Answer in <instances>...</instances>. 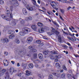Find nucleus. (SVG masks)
Here are the masks:
<instances>
[{"mask_svg": "<svg viewBox=\"0 0 79 79\" xmlns=\"http://www.w3.org/2000/svg\"><path fill=\"white\" fill-rule=\"evenodd\" d=\"M32 19V18L31 17H29L26 18V21H31Z\"/></svg>", "mask_w": 79, "mask_h": 79, "instance_id": "nucleus-10", "label": "nucleus"}, {"mask_svg": "<svg viewBox=\"0 0 79 79\" xmlns=\"http://www.w3.org/2000/svg\"><path fill=\"white\" fill-rule=\"evenodd\" d=\"M38 25L39 26H44L43 24L40 22H38Z\"/></svg>", "mask_w": 79, "mask_h": 79, "instance_id": "nucleus-24", "label": "nucleus"}, {"mask_svg": "<svg viewBox=\"0 0 79 79\" xmlns=\"http://www.w3.org/2000/svg\"><path fill=\"white\" fill-rule=\"evenodd\" d=\"M6 69H3L2 70V73H5L6 72Z\"/></svg>", "mask_w": 79, "mask_h": 79, "instance_id": "nucleus-40", "label": "nucleus"}, {"mask_svg": "<svg viewBox=\"0 0 79 79\" xmlns=\"http://www.w3.org/2000/svg\"><path fill=\"white\" fill-rule=\"evenodd\" d=\"M28 48L30 49V50H32V48H33V47L32 46H30Z\"/></svg>", "mask_w": 79, "mask_h": 79, "instance_id": "nucleus-44", "label": "nucleus"}, {"mask_svg": "<svg viewBox=\"0 0 79 79\" xmlns=\"http://www.w3.org/2000/svg\"><path fill=\"white\" fill-rule=\"evenodd\" d=\"M57 58H56L54 60V61L55 62H58V59Z\"/></svg>", "mask_w": 79, "mask_h": 79, "instance_id": "nucleus-47", "label": "nucleus"}, {"mask_svg": "<svg viewBox=\"0 0 79 79\" xmlns=\"http://www.w3.org/2000/svg\"><path fill=\"white\" fill-rule=\"evenodd\" d=\"M15 72H16V70H15V68L12 67L10 68L9 72L10 74H13V73H15Z\"/></svg>", "mask_w": 79, "mask_h": 79, "instance_id": "nucleus-3", "label": "nucleus"}, {"mask_svg": "<svg viewBox=\"0 0 79 79\" xmlns=\"http://www.w3.org/2000/svg\"><path fill=\"white\" fill-rule=\"evenodd\" d=\"M69 73H71V74L73 73V71L72 70H69Z\"/></svg>", "mask_w": 79, "mask_h": 79, "instance_id": "nucleus-59", "label": "nucleus"}, {"mask_svg": "<svg viewBox=\"0 0 79 79\" xmlns=\"http://www.w3.org/2000/svg\"><path fill=\"white\" fill-rule=\"evenodd\" d=\"M23 3L24 4V5H25V6H26L27 5V3H26V2L24 0H23L22 1Z\"/></svg>", "mask_w": 79, "mask_h": 79, "instance_id": "nucleus-37", "label": "nucleus"}, {"mask_svg": "<svg viewBox=\"0 0 79 79\" xmlns=\"http://www.w3.org/2000/svg\"><path fill=\"white\" fill-rule=\"evenodd\" d=\"M55 34H56V35H59L60 34V32L58 31L57 30H55Z\"/></svg>", "mask_w": 79, "mask_h": 79, "instance_id": "nucleus-23", "label": "nucleus"}, {"mask_svg": "<svg viewBox=\"0 0 79 79\" xmlns=\"http://www.w3.org/2000/svg\"><path fill=\"white\" fill-rule=\"evenodd\" d=\"M27 8L28 10H30V11H32L33 10V8L32 7H30L28 5L27 6Z\"/></svg>", "mask_w": 79, "mask_h": 79, "instance_id": "nucleus-11", "label": "nucleus"}, {"mask_svg": "<svg viewBox=\"0 0 79 79\" xmlns=\"http://www.w3.org/2000/svg\"><path fill=\"white\" fill-rule=\"evenodd\" d=\"M51 60H53V59H55V56H51Z\"/></svg>", "mask_w": 79, "mask_h": 79, "instance_id": "nucleus-51", "label": "nucleus"}, {"mask_svg": "<svg viewBox=\"0 0 79 79\" xmlns=\"http://www.w3.org/2000/svg\"><path fill=\"white\" fill-rule=\"evenodd\" d=\"M10 10H7V12L6 13V14H7V15H9V14H10Z\"/></svg>", "mask_w": 79, "mask_h": 79, "instance_id": "nucleus-53", "label": "nucleus"}, {"mask_svg": "<svg viewBox=\"0 0 79 79\" xmlns=\"http://www.w3.org/2000/svg\"><path fill=\"white\" fill-rule=\"evenodd\" d=\"M22 11L23 12L25 15H27V11L26 10V8H23V9Z\"/></svg>", "mask_w": 79, "mask_h": 79, "instance_id": "nucleus-6", "label": "nucleus"}, {"mask_svg": "<svg viewBox=\"0 0 79 79\" xmlns=\"http://www.w3.org/2000/svg\"><path fill=\"white\" fill-rule=\"evenodd\" d=\"M60 12L62 13V14H64V10L63 9H60Z\"/></svg>", "mask_w": 79, "mask_h": 79, "instance_id": "nucleus-36", "label": "nucleus"}, {"mask_svg": "<svg viewBox=\"0 0 79 79\" xmlns=\"http://www.w3.org/2000/svg\"><path fill=\"white\" fill-rule=\"evenodd\" d=\"M15 42L17 44H19L20 43V41H19V40L18 39L15 40Z\"/></svg>", "mask_w": 79, "mask_h": 79, "instance_id": "nucleus-20", "label": "nucleus"}, {"mask_svg": "<svg viewBox=\"0 0 79 79\" xmlns=\"http://www.w3.org/2000/svg\"><path fill=\"white\" fill-rule=\"evenodd\" d=\"M28 66L30 68L32 69L34 67V65L32 63H30L28 64Z\"/></svg>", "mask_w": 79, "mask_h": 79, "instance_id": "nucleus-9", "label": "nucleus"}, {"mask_svg": "<svg viewBox=\"0 0 79 79\" xmlns=\"http://www.w3.org/2000/svg\"><path fill=\"white\" fill-rule=\"evenodd\" d=\"M70 30V31H72V32H73V30H72V29H71V28L70 27H69Z\"/></svg>", "mask_w": 79, "mask_h": 79, "instance_id": "nucleus-62", "label": "nucleus"}, {"mask_svg": "<svg viewBox=\"0 0 79 79\" xmlns=\"http://www.w3.org/2000/svg\"><path fill=\"white\" fill-rule=\"evenodd\" d=\"M4 3V1L3 0H1L0 1V4L1 5H3Z\"/></svg>", "mask_w": 79, "mask_h": 79, "instance_id": "nucleus-38", "label": "nucleus"}, {"mask_svg": "<svg viewBox=\"0 0 79 79\" xmlns=\"http://www.w3.org/2000/svg\"><path fill=\"white\" fill-rule=\"evenodd\" d=\"M15 2L16 6H18V5H19V4H18V1L15 0Z\"/></svg>", "mask_w": 79, "mask_h": 79, "instance_id": "nucleus-46", "label": "nucleus"}, {"mask_svg": "<svg viewBox=\"0 0 79 79\" xmlns=\"http://www.w3.org/2000/svg\"><path fill=\"white\" fill-rule=\"evenodd\" d=\"M58 41L59 42H61V38L60 37H59L58 38Z\"/></svg>", "mask_w": 79, "mask_h": 79, "instance_id": "nucleus-33", "label": "nucleus"}, {"mask_svg": "<svg viewBox=\"0 0 79 79\" xmlns=\"http://www.w3.org/2000/svg\"><path fill=\"white\" fill-rule=\"evenodd\" d=\"M15 37V35L13 34H12L10 36H9V39H11L14 38Z\"/></svg>", "mask_w": 79, "mask_h": 79, "instance_id": "nucleus-17", "label": "nucleus"}, {"mask_svg": "<svg viewBox=\"0 0 79 79\" xmlns=\"http://www.w3.org/2000/svg\"><path fill=\"white\" fill-rule=\"evenodd\" d=\"M56 66L57 68H60V65L59 63L58 62L56 64Z\"/></svg>", "mask_w": 79, "mask_h": 79, "instance_id": "nucleus-19", "label": "nucleus"}, {"mask_svg": "<svg viewBox=\"0 0 79 79\" xmlns=\"http://www.w3.org/2000/svg\"><path fill=\"white\" fill-rule=\"evenodd\" d=\"M44 28L42 27L38 29V31L39 33H43V32H44Z\"/></svg>", "mask_w": 79, "mask_h": 79, "instance_id": "nucleus-5", "label": "nucleus"}, {"mask_svg": "<svg viewBox=\"0 0 79 79\" xmlns=\"http://www.w3.org/2000/svg\"><path fill=\"white\" fill-rule=\"evenodd\" d=\"M48 79H53V75H50L48 78Z\"/></svg>", "mask_w": 79, "mask_h": 79, "instance_id": "nucleus-28", "label": "nucleus"}, {"mask_svg": "<svg viewBox=\"0 0 79 79\" xmlns=\"http://www.w3.org/2000/svg\"><path fill=\"white\" fill-rule=\"evenodd\" d=\"M22 30L25 34H26V33H28V32L31 31V29L27 28V27H23L22 29Z\"/></svg>", "mask_w": 79, "mask_h": 79, "instance_id": "nucleus-2", "label": "nucleus"}, {"mask_svg": "<svg viewBox=\"0 0 79 79\" xmlns=\"http://www.w3.org/2000/svg\"><path fill=\"white\" fill-rule=\"evenodd\" d=\"M4 54L5 55V56H7L8 54V53L6 52H5L4 53Z\"/></svg>", "mask_w": 79, "mask_h": 79, "instance_id": "nucleus-42", "label": "nucleus"}, {"mask_svg": "<svg viewBox=\"0 0 79 79\" xmlns=\"http://www.w3.org/2000/svg\"><path fill=\"white\" fill-rule=\"evenodd\" d=\"M10 18H13V14L11 13L10 14Z\"/></svg>", "mask_w": 79, "mask_h": 79, "instance_id": "nucleus-49", "label": "nucleus"}, {"mask_svg": "<svg viewBox=\"0 0 79 79\" xmlns=\"http://www.w3.org/2000/svg\"><path fill=\"white\" fill-rule=\"evenodd\" d=\"M63 69H64L65 71H67L68 69H67V68L66 67V66L65 65H63Z\"/></svg>", "mask_w": 79, "mask_h": 79, "instance_id": "nucleus-27", "label": "nucleus"}, {"mask_svg": "<svg viewBox=\"0 0 79 79\" xmlns=\"http://www.w3.org/2000/svg\"><path fill=\"white\" fill-rule=\"evenodd\" d=\"M48 34L49 35H52V34L50 32H48Z\"/></svg>", "mask_w": 79, "mask_h": 79, "instance_id": "nucleus-56", "label": "nucleus"}, {"mask_svg": "<svg viewBox=\"0 0 79 79\" xmlns=\"http://www.w3.org/2000/svg\"><path fill=\"white\" fill-rule=\"evenodd\" d=\"M31 28L33 30H36L37 29V27H36V26L35 25H33L31 26Z\"/></svg>", "mask_w": 79, "mask_h": 79, "instance_id": "nucleus-15", "label": "nucleus"}, {"mask_svg": "<svg viewBox=\"0 0 79 79\" xmlns=\"http://www.w3.org/2000/svg\"><path fill=\"white\" fill-rule=\"evenodd\" d=\"M17 76H19V77H21V73H19Z\"/></svg>", "mask_w": 79, "mask_h": 79, "instance_id": "nucleus-52", "label": "nucleus"}, {"mask_svg": "<svg viewBox=\"0 0 79 79\" xmlns=\"http://www.w3.org/2000/svg\"><path fill=\"white\" fill-rule=\"evenodd\" d=\"M25 74L26 76H29L31 74V72L29 71L28 70H27Z\"/></svg>", "mask_w": 79, "mask_h": 79, "instance_id": "nucleus-16", "label": "nucleus"}, {"mask_svg": "<svg viewBox=\"0 0 79 79\" xmlns=\"http://www.w3.org/2000/svg\"><path fill=\"white\" fill-rule=\"evenodd\" d=\"M1 41L3 43H5V42L7 43V42H8L10 40H8L7 38H2Z\"/></svg>", "mask_w": 79, "mask_h": 79, "instance_id": "nucleus-4", "label": "nucleus"}, {"mask_svg": "<svg viewBox=\"0 0 79 79\" xmlns=\"http://www.w3.org/2000/svg\"><path fill=\"white\" fill-rule=\"evenodd\" d=\"M63 47H64L65 48H68V46H66L65 45H64L63 46Z\"/></svg>", "mask_w": 79, "mask_h": 79, "instance_id": "nucleus-55", "label": "nucleus"}, {"mask_svg": "<svg viewBox=\"0 0 79 79\" xmlns=\"http://www.w3.org/2000/svg\"><path fill=\"white\" fill-rule=\"evenodd\" d=\"M35 67H36V68H39V65H38V64H35Z\"/></svg>", "mask_w": 79, "mask_h": 79, "instance_id": "nucleus-57", "label": "nucleus"}, {"mask_svg": "<svg viewBox=\"0 0 79 79\" xmlns=\"http://www.w3.org/2000/svg\"><path fill=\"white\" fill-rule=\"evenodd\" d=\"M12 24L13 26H15L16 23V20L15 19L13 20L12 21Z\"/></svg>", "mask_w": 79, "mask_h": 79, "instance_id": "nucleus-14", "label": "nucleus"}, {"mask_svg": "<svg viewBox=\"0 0 79 79\" xmlns=\"http://www.w3.org/2000/svg\"><path fill=\"white\" fill-rule=\"evenodd\" d=\"M11 34H13L15 32V31L13 30H11Z\"/></svg>", "mask_w": 79, "mask_h": 79, "instance_id": "nucleus-50", "label": "nucleus"}, {"mask_svg": "<svg viewBox=\"0 0 79 79\" xmlns=\"http://www.w3.org/2000/svg\"><path fill=\"white\" fill-rule=\"evenodd\" d=\"M38 56L40 60H42L43 58V55L41 53H39L38 55Z\"/></svg>", "mask_w": 79, "mask_h": 79, "instance_id": "nucleus-12", "label": "nucleus"}, {"mask_svg": "<svg viewBox=\"0 0 79 79\" xmlns=\"http://www.w3.org/2000/svg\"><path fill=\"white\" fill-rule=\"evenodd\" d=\"M55 57L56 58H58L59 59V58H61V56L60 55L55 56Z\"/></svg>", "mask_w": 79, "mask_h": 79, "instance_id": "nucleus-29", "label": "nucleus"}, {"mask_svg": "<svg viewBox=\"0 0 79 79\" xmlns=\"http://www.w3.org/2000/svg\"><path fill=\"white\" fill-rule=\"evenodd\" d=\"M58 3L55 2L54 1H53L51 3V5L54 8H55L56 10H58Z\"/></svg>", "mask_w": 79, "mask_h": 79, "instance_id": "nucleus-1", "label": "nucleus"}, {"mask_svg": "<svg viewBox=\"0 0 79 79\" xmlns=\"http://www.w3.org/2000/svg\"><path fill=\"white\" fill-rule=\"evenodd\" d=\"M67 78L68 79H71V74H67Z\"/></svg>", "mask_w": 79, "mask_h": 79, "instance_id": "nucleus-22", "label": "nucleus"}, {"mask_svg": "<svg viewBox=\"0 0 79 79\" xmlns=\"http://www.w3.org/2000/svg\"><path fill=\"white\" fill-rule=\"evenodd\" d=\"M32 52H37V50L35 49H33Z\"/></svg>", "mask_w": 79, "mask_h": 79, "instance_id": "nucleus-45", "label": "nucleus"}, {"mask_svg": "<svg viewBox=\"0 0 79 79\" xmlns=\"http://www.w3.org/2000/svg\"><path fill=\"white\" fill-rule=\"evenodd\" d=\"M29 79H34L32 77H29Z\"/></svg>", "mask_w": 79, "mask_h": 79, "instance_id": "nucleus-64", "label": "nucleus"}, {"mask_svg": "<svg viewBox=\"0 0 79 79\" xmlns=\"http://www.w3.org/2000/svg\"><path fill=\"white\" fill-rule=\"evenodd\" d=\"M8 33L9 34H11V30H9L8 31Z\"/></svg>", "mask_w": 79, "mask_h": 79, "instance_id": "nucleus-48", "label": "nucleus"}, {"mask_svg": "<svg viewBox=\"0 0 79 79\" xmlns=\"http://www.w3.org/2000/svg\"><path fill=\"white\" fill-rule=\"evenodd\" d=\"M36 42L37 44H40V43H41V41L40 40H36Z\"/></svg>", "mask_w": 79, "mask_h": 79, "instance_id": "nucleus-39", "label": "nucleus"}, {"mask_svg": "<svg viewBox=\"0 0 79 79\" xmlns=\"http://www.w3.org/2000/svg\"><path fill=\"white\" fill-rule=\"evenodd\" d=\"M52 34H55V28L53 27H52Z\"/></svg>", "mask_w": 79, "mask_h": 79, "instance_id": "nucleus-21", "label": "nucleus"}, {"mask_svg": "<svg viewBox=\"0 0 79 79\" xmlns=\"http://www.w3.org/2000/svg\"><path fill=\"white\" fill-rule=\"evenodd\" d=\"M19 35H24V34H25V33L24 32V31H23L22 30V31L20 32L19 33Z\"/></svg>", "mask_w": 79, "mask_h": 79, "instance_id": "nucleus-18", "label": "nucleus"}, {"mask_svg": "<svg viewBox=\"0 0 79 79\" xmlns=\"http://www.w3.org/2000/svg\"><path fill=\"white\" fill-rule=\"evenodd\" d=\"M11 62L12 63V64H14L15 63V62L13 61H11Z\"/></svg>", "mask_w": 79, "mask_h": 79, "instance_id": "nucleus-61", "label": "nucleus"}, {"mask_svg": "<svg viewBox=\"0 0 79 79\" xmlns=\"http://www.w3.org/2000/svg\"><path fill=\"white\" fill-rule=\"evenodd\" d=\"M53 24H54L56 26H57V27H59V25L58 24V23H57L56 22H53Z\"/></svg>", "mask_w": 79, "mask_h": 79, "instance_id": "nucleus-31", "label": "nucleus"}, {"mask_svg": "<svg viewBox=\"0 0 79 79\" xmlns=\"http://www.w3.org/2000/svg\"><path fill=\"white\" fill-rule=\"evenodd\" d=\"M51 53H53V54H56V52L55 51H53L51 52Z\"/></svg>", "mask_w": 79, "mask_h": 79, "instance_id": "nucleus-43", "label": "nucleus"}, {"mask_svg": "<svg viewBox=\"0 0 79 79\" xmlns=\"http://www.w3.org/2000/svg\"><path fill=\"white\" fill-rule=\"evenodd\" d=\"M60 18L61 19V20H62V21H64V19H63V18H62V17L60 15H59Z\"/></svg>", "mask_w": 79, "mask_h": 79, "instance_id": "nucleus-54", "label": "nucleus"}, {"mask_svg": "<svg viewBox=\"0 0 79 79\" xmlns=\"http://www.w3.org/2000/svg\"><path fill=\"white\" fill-rule=\"evenodd\" d=\"M37 53H35L34 54V58H37Z\"/></svg>", "mask_w": 79, "mask_h": 79, "instance_id": "nucleus-41", "label": "nucleus"}, {"mask_svg": "<svg viewBox=\"0 0 79 79\" xmlns=\"http://www.w3.org/2000/svg\"><path fill=\"white\" fill-rule=\"evenodd\" d=\"M1 16L3 19H6V16H5V15H1Z\"/></svg>", "mask_w": 79, "mask_h": 79, "instance_id": "nucleus-25", "label": "nucleus"}, {"mask_svg": "<svg viewBox=\"0 0 79 79\" xmlns=\"http://www.w3.org/2000/svg\"><path fill=\"white\" fill-rule=\"evenodd\" d=\"M27 40L28 42H31L32 41V37H28L27 39Z\"/></svg>", "mask_w": 79, "mask_h": 79, "instance_id": "nucleus-13", "label": "nucleus"}, {"mask_svg": "<svg viewBox=\"0 0 79 79\" xmlns=\"http://www.w3.org/2000/svg\"><path fill=\"white\" fill-rule=\"evenodd\" d=\"M5 79H9V73L8 72H6L5 75Z\"/></svg>", "mask_w": 79, "mask_h": 79, "instance_id": "nucleus-7", "label": "nucleus"}, {"mask_svg": "<svg viewBox=\"0 0 79 79\" xmlns=\"http://www.w3.org/2000/svg\"><path fill=\"white\" fill-rule=\"evenodd\" d=\"M67 45H69V46H71V44H70L68 42L67 43Z\"/></svg>", "mask_w": 79, "mask_h": 79, "instance_id": "nucleus-63", "label": "nucleus"}, {"mask_svg": "<svg viewBox=\"0 0 79 79\" xmlns=\"http://www.w3.org/2000/svg\"><path fill=\"white\" fill-rule=\"evenodd\" d=\"M20 23L21 24H24L25 23V21L24 20H22L20 21Z\"/></svg>", "mask_w": 79, "mask_h": 79, "instance_id": "nucleus-35", "label": "nucleus"}, {"mask_svg": "<svg viewBox=\"0 0 79 79\" xmlns=\"http://www.w3.org/2000/svg\"><path fill=\"white\" fill-rule=\"evenodd\" d=\"M43 53L44 55H46L48 54V52H47L44 51L43 52Z\"/></svg>", "mask_w": 79, "mask_h": 79, "instance_id": "nucleus-34", "label": "nucleus"}, {"mask_svg": "<svg viewBox=\"0 0 79 79\" xmlns=\"http://www.w3.org/2000/svg\"><path fill=\"white\" fill-rule=\"evenodd\" d=\"M47 13H48V15H54V14H53V12H50L48 11H47Z\"/></svg>", "mask_w": 79, "mask_h": 79, "instance_id": "nucleus-32", "label": "nucleus"}, {"mask_svg": "<svg viewBox=\"0 0 79 79\" xmlns=\"http://www.w3.org/2000/svg\"><path fill=\"white\" fill-rule=\"evenodd\" d=\"M70 8H71V6H69L67 8V10H69V9H70Z\"/></svg>", "mask_w": 79, "mask_h": 79, "instance_id": "nucleus-58", "label": "nucleus"}, {"mask_svg": "<svg viewBox=\"0 0 79 79\" xmlns=\"http://www.w3.org/2000/svg\"><path fill=\"white\" fill-rule=\"evenodd\" d=\"M68 39L70 40H72V39L71 38L69 37H67Z\"/></svg>", "mask_w": 79, "mask_h": 79, "instance_id": "nucleus-60", "label": "nucleus"}, {"mask_svg": "<svg viewBox=\"0 0 79 79\" xmlns=\"http://www.w3.org/2000/svg\"><path fill=\"white\" fill-rule=\"evenodd\" d=\"M3 64L4 66H7L8 65V61L7 60H4L3 62Z\"/></svg>", "mask_w": 79, "mask_h": 79, "instance_id": "nucleus-8", "label": "nucleus"}, {"mask_svg": "<svg viewBox=\"0 0 79 79\" xmlns=\"http://www.w3.org/2000/svg\"><path fill=\"white\" fill-rule=\"evenodd\" d=\"M32 2L34 5H36V4H37L36 1L35 0H32Z\"/></svg>", "mask_w": 79, "mask_h": 79, "instance_id": "nucleus-26", "label": "nucleus"}, {"mask_svg": "<svg viewBox=\"0 0 79 79\" xmlns=\"http://www.w3.org/2000/svg\"><path fill=\"white\" fill-rule=\"evenodd\" d=\"M61 77L62 78H65V74L63 73L61 75Z\"/></svg>", "mask_w": 79, "mask_h": 79, "instance_id": "nucleus-30", "label": "nucleus"}]
</instances>
